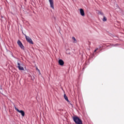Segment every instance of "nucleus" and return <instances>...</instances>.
Returning <instances> with one entry per match:
<instances>
[{
	"label": "nucleus",
	"instance_id": "7",
	"mask_svg": "<svg viewBox=\"0 0 124 124\" xmlns=\"http://www.w3.org/2000/svg\"><path fill=\"white\" fill-rule=\"evenodd\" d=\"M58 62H59L60 65H61L62 66V65H63V64H64V62L62 59H60L58 61Z\"/></svg>",
	"mask_w": 124,
	"mask_h": 124
},
{
	"label": "nucleus",
	"instance_id": "8",
	"mask_svg": "<svg viewBox=\"0 0 124 124\" xmlns=\"http://www.w3.org/2000/svg\"><path fill=\"white\" fill-rule=\"evenodd\" d=\"M17 64H18L17 67H18L19 70H24V67L21 66L20 65V63H18Z\"/></svg>",
	"mask_w": 124,
	"mask_h": 124
},
{
	"label": "nucleus",
	"instance_id": "15",
	"mask_svg": "<svg viewBox=\"0 0 124 124\" xmlns=\"http://www.w3.org/2000/svg\"><path fill=\"white\" fill-rule=\"evenodd\" d=\"M97 50V48L94 50V52H96Z\"/></svg>",
	"mask_w": 124,
	"mask_h": 124
},
{
	"label": "nucleus",
	"instance_id": "14",
	"mask_svg": "<svg viewBox=\"0 0 124 124\" xmlns=\"http://www.w3.org/2000/svg\"><path fill=\"white\" fill-rule=\"evenodd\" d=\"M36 69H37V70L38 71V72L39 73V74H41L40 73V70H39V69H38V68H36Z\"/></svg>",
	"mask_w": 124,
	"mask_h": 124
},
{
	"label": "nucleus",
	"instance_id": "13",
	"mask_svg": "<svg viewBox=\"0 0 124 124\" xmlns=\"http://www.w3.org/2000/svg\"><path fill=\"white\" fill-rule=\"evenodd\" d=\"M68 51H69V50H67L66 51V54H67L68 55H69V54H70V52H68Z\"/></svg>",
	"mask_w": 124,
	"mask_h": 124
},
{
	"label": "nucleus",
	"instance_id": "6",
	"mask_svg": "<svg viewBox=\"0 0 124 124\" xmlns=\"http://www.w3.org/2000/svg\"><path fill=\"white\" fill-rule=\"evenodd\" d=\"M79 12L81 16H82V17H84V16H85V12L84 11V10L83 9H79Z\"/></svg>",
	"mask_w": 124,
	"mask_h": 124
},
{
	"label": "nucleus",
	"instance_id": "4",
	"mask_svg": "<svg viewBox=\"0 0 124 124\" xmlns=\"http://www.w3.org/2000/svg\"><path fill=\"white\" fill-rule=\"evenodd\" d=\"M18 45L19 46V47L22 49V50H24V46H23V44H22V42L20 41V40H18L17 42Z\"/></svg>",
	"mask_w": 124,
	"mask_h": 124
},
{
	"label": "nucleus",
	"instance_id": "2",
	"mask_svg": "<svg viewBox=\"0 0 124 124\" xmlns=\"http://www.w3.org/2000/svg\"><path fill=\"white\" fill-rule=\"evenodd\" d=\"M25 36L27 41H28L29 43H30V44H33V42H32V40H31V37L27 36L26 34H25Z\"/></svg>",
	"mask_w": 124,
	"mask_h": 124
},
{
	"label": "nucleus",
	"instance_id": "12",
	"mask_svg": "<svg viewBox=\"0 0 124 124\" xmlns=\"http://www.w3.org/2000/svg\"><path fill=\"white\" fill-rule=\"evenodd\" d=\"M103 21L104 22H106L107 21V18H106V17L105 16H104L103 18Z\"/></svg>",
	"mask_w": 124,
	"mask_h": 124
},
{
	"label": "nucleus",
	"instance_id": "5",
	"mask_svg": "<svg viewBox=\"0 0 124 124\" xmlns=\"http://www.w3.org/2000/svg\"><path fill=\"white\" fill-rule=\"evenodd\" d=\"M50 7L52 8V9H55V8L54 7V0H48Z\"/></svg>",
	"mask_w": 124,
	"mask_h": 124
},
{
	"label": "nucleus",
	"instance_id": "11",
	"mask_svg": "<svg viewBox=\"0 0 124 124\" xmlns=\"http://www.w3.org/2000/svg\"><path fill=\"white\" fill-rule=\"evenodd\" d=\"M72 39H73V42L74 43H77V40H76V39L75 38V37H72Z\"/></svg>",
	"mask_w": 124,
	"mask_h": 124
},
{
	"label": "nucleus",
	"instance_id": "10",
	"mask_svg": "<svg viewBox=\"0 0 124 124\" xmlns=\"http://www.w3.org/2000/svg\"><path fill=\"white\" fill-rule=\"evenodd\" d=\"M64 99H65V100L67 101V102H69V100H68V98L67 97V96H66V95L65 94H64Z\"/></svg>",
	"mask_w": 124,
	"mask_h": 124
},
{
	"label": "nucleus",
	"instance_id": "3",
	"mask_svg": "<svg viewBox=\"0 0 124 124\" xmlns=\"http://www.w3.org/2000/svg\"><path fill=\"white\" fill-rule=\"evenodd\" d=\"M15 109L16 111H17V112H18V113H20V114H21V115L22 116V117L25 116V112L23 110H19L15 106Z\"/></svg>",
	"mask_w": 124,
	"mask_h": 124
},
{
	"label": "nucleus",
	"instance_id": "1",
	"mask_svg": "<svg viewBox=\"0 0 124 124\" xmlns=\"http://www.w3.org/2000/svg\"><path fill=\"white\" fill-rule=\"evenodd\" d=\"M73 120L77 124H82V121L77 117H73Z\"/></svg>",
	"mask_w": 124,
	"mask_h": 124
},
{
	"label": "nucleus",
	"instance_id": "9",
	"mask_svg": "<svg viewBox=\"0 0 124 124\" xmlns=\"http://www.w3.org/2000/svg\"><path fill=\"white\" fill-rule=\"evenodd\" d=\"M96 13L97 14H98V15H103V13L101 12V11H100L99 10H96Z\"/></svg>",
	"mask_w": 124,
	"mask_h": 124
}]
</instances>
